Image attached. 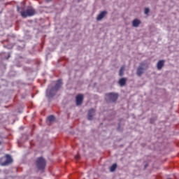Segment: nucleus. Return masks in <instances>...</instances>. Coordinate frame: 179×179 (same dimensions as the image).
<instances>
[{
    "label": "nucleus",
    "mask_w": 179,
    "mask_h": 179,
    "mask_svg": "<svg viewBox=\"0 0 179 179\" xmlns=\"http://www.w3.org/2000/svg\"><path fill=\"white\" fill-rule=\"evenodd\" d=\"M62 86V81L61 80H58L56 82V84L54 87H52L50 90H47L46 91L47 97H54L57 92H58V90L61 89Z\"/></svg>",
    "instance_id": "nucleus-1"
},
{
    "label": "nucleus",
    "mask_w": 179,
    "mask_h": 179,
    "mask_svg": "<svg viewBox=\"0 0 179 179\" xmlns=\"http://www.w3.org/2000/svg\"><path fill=\"white\" fill-rule=\"evenodd\" d=\"M46 164L47 162H45V159L43 158V157H40L36 159V167L38 170H44V169H45Z\"/></svg>",
    "instance_id": "nucleus-2"
},
{
    "label": "nucleus",
    "mask_w": 179,
    "mask_h": 179,
    "mask_svg": "<svg viewBox=\"0 0 179 179\" xmlns=\"http://www.w3.org/2000/svg\"><path fill=\"white\" fill-rule=\"evenodd\" d=\"M20 15L22 17L26 18L27 17L34 16L36 15V10L33 8H29L26 10V11H21Z\"/></svg>",
    "instance_id": "nucleus-3"
},
{
    "label": "nucleus",
    "mask_w": 179,
    "mask_h": 179,
    "mask_svg": "<svg viewBox=\"0 0 179 179\" xmlns=\"http://www.w3.org/2000/svg\"><path fill=\"white\" fill-rule=\"evenodd\" d=\"M106 100L108 103H115L116 100H118V94L108 93L106 94Z\"/></svg>",
    "instance_id": "nucleus-4"
},
{
    "label": "nucleus",
    "mask_w": 179,
    "mask_h": 179,
    "mask_svg": "<svg viewBox=\"0 0 179 179\" xmlns=\"http://www.w3.org/2000/svg\"><path fill=\"white\" fill-rule=\"evenodd\" d=\"M5 157L6 161L1 162V166H9V164H12V163H13V159L9 155H6Z\"/></svg>",
    "instance_id": "nucleus-5"
},
{
    "label": "nucleus",
    "mask_w": 179,
    "mask_h": 179,
    "mask_svg": "<svg viewBox=\"0 0 179 179\" xmlns=\"http://www.w3.org/2000/svg\"><path fill=\"white\" fill-rule=\"evenodd\" d=\"M145 65H146L145 62H141L140 64V66L138 67L136 71L137 76H142V75L143 74V66H145Z\"/></svg>",
    "instance_id": "nucleus-6"
},
{
    "label": "nucleus",
    "mask_w": 179,
    "mask_h": 179,
    "mask_svg": "<svg viewBox=\"0 0 179 179\" xmlns=\"http://www.w3.org/2000/svg\"><path fill=\"white\" fill-rule=\"evenodd\" d=\"M76 106H81L83 103V94H78L76 97Z\"/></svg>",
    "instance_id": "nucleus-7"
},
{
    "label": "nucleus",
    "mask_w": 179,
    "mask_h": 179,
    "mask_svg": "<svg viewBox=\"0 0 179 179\" xmlns=\"http://www.w3.org/2000/svg\"><path fill=\"white\" fill-rule=\"evenodd\" d=\"M108 13L106 10H103L99 13V15L96 17V20L99 22L100 20H103Z\"/></svg>",
    "instance_id": "nucleus-8"
},
{
    "label": "nucleus",
    "mask_w": 179,
    "mask_h": 179,
    "mask_svg": "<svg viewBox=\"0 0 179 179\" xmlns=\"http://www.w3.org/2000/svg\"><path fill=\"white\" fill-rule=\"evenodd\" d=\"M95 113H96V110L93 108L90 109L88 111L87 118L90 121H92V120H93V115H94Z\"/></svg>",
    "instance_id": "nucleus-9"
},
{
    "label": "nucleus",
    "mask_w": 179,
    "mask_h": 179,
    "mask_svg": "<svg viewBox=\"0 0 179 179\" xmlns=\"http://www.w3.org/2000/svg\"><path fill=\"white\" fill-rule=\"evenodd\" d=\"M118 84L120 85V86H121V87L125 86V85L127 84V78H120L118 81Z\"/></svg>",
    "instance_id": "nucleus-10"
},
{
    "label": "nucleus",
    "mask_w": 179,
    "mask_h": 179,
    "mask_svg": "<svg viewBox=\"0 0 179 179\" xmlns=\"http://www.w3.org/2000/svg\"><path fill=\"white\" fill-rule=\"evenodd\" d=\"M164 66V60H159L157 64V68L159 71Z\"/></svg>",
    "instance_id": "nucleus-11"
},
{
    "label": "nucleus",
    "mask_w": 179,
    "mask_h": 179,
    "mask_svg": "<svg viewBox=\"0 0 179 179\" xmlns=\"http://www.w3.org/2000/svg\"><path fill=\"white\" fill-rule=\"evenodd\" d=\"M139 24H141V21L139 20L135 19L134 20H133V22H132L133 27H138V26H139Z\"/></svg>",
    "instance_id": "nucleus-12"
},
{
    "label": "nucleus",
    "mask_w": 179,
    "mask_h": 179,
    "mask_svg": "<svg viewBox=\"0 0 179 179\" xmlns=\"http://www.w3.org/2000/svg\"><path fill=\"white\" fill-rule=\"evenodd\" d=\"M124 71H125V66H122L119 71V76H124Z\"/></svg>",
    "instance_id": "nucleus-13"
},
{
    "label": "nucleus",
    "mask_w": 179,
    "mask_h": 179,
    "mask_svg": "<svg viewBox=\"0 0 179 179\" xmlns=\"http://www.w3.org/2000/svg\"><path fill=\"white\" fill-rule=\"evenodd\" d=\"M117 169V164H113L110 167V171L114 172L115 170Z\"/></svg>",
    "instance_id": "nucleus-14"
},
{
    "label": "nucleus",
    "mask_w": 179,
    "mask_h": 179,
    "mask_svg": "<svg viewBox=\"0 0 179 179\" xmlns=\"http://www.w3.org/2000/svg\"><path fill=\"white\" fill-rule=\"evenodd\" d=\"M55 120V117H54V115H50L48 117V121H49L50 122H52V121Z\"/></svg>",
    "instance_id": "nucleus-15"
},
{
    "label": "nucleus",
    "mask_w": 179,
    "mask_h": 179,
    "mask_svg": "<svg viewBox=\"0 0 179 179\" xmlns=\"http://www.w3.org/2000/svg\"><path fill=\"white\" fill-rule=\"evenodd\" d=\"M150 11V10L148 8H145V15H148Z\"/></svg>",
    "instance_id": "nucleus-16"
},
{
    "label": "nucleus",
    "mask_w": 179,
    "mask_h": 179,
    "mask_svg": "<svg viewBox=\"0 0 179 179\" xmlns=\"http://www.w3.org/2000/svg\"><path fill=\"white\" fill-rule=\"evenodd\" d=\"M79 158H80L79 155H76L75 156L76 160H79Z\"/></svg>",
    "instance_id": "nucleus-17"
},
{
    "label": "nucleus",
    "mask_w": 179,
    "mask_h": 179,
    "mask_svg": "<svg viewBox=\"0 0 179 179\" xmlns=\"http://www.w3.org/2000/svg\"><path fill=\"white\" fill-rule=\"evenodd\" d=\"M19 9H20V8H19V6H17V12H19Z\"/></svg>",
    "instance_id": "nucleus-18"
},
{
    "label": "nucleus",
    "mask_w": 179,
    "mask_h": 179,
    "mask_svg": "<svg viewBox=\"0 0 179 179\" xmlns=\"http://www.w3.org/2000/svg\"><path fill=\"white\" fill-rule=\"evenodd\" d=\"M1 141H0V145H1Z\"/></svg>",
    "instance_id": "nucleus-19"
}]
</instances>
